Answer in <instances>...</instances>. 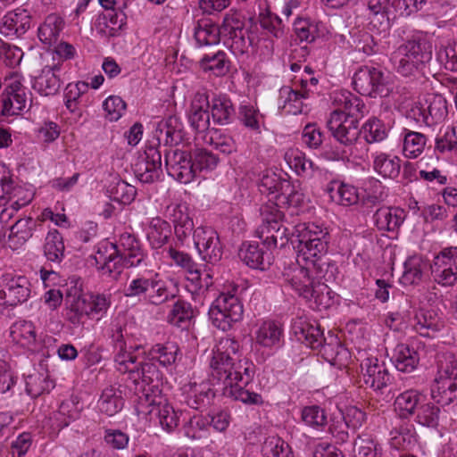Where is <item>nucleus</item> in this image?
Segmentation results:
<instances>
[{"instance_id":"9d476101","label":"nucleus","mask_w":457,"mask_h":457,"mask_svg":"<svg viewBox=\"0 0 457 457\" xmlns=\"http://www.w3.org/2000/svg\"><path fill=\"white\" fill-rule=\"evenodd\" d=\"M194 243L202 259L210 263L218 262L223 248L218 233L210 227H198L193 233Z\"/></svg>"},{"instance_id":"7ed1b4c3","label":"nucleus","mask_w":457,"mask_h":457,"mask_svg":"<svg viewBox=\"0 0 457 457\" xmlns=\"http://www.w3.org/2000/svg\"><path fill=\"white\" fill-rule=\"evenodd\" d=\"M155 142L145 145V183H154L162 176L160 142L165 137L166 144H179L185 136L184 128L178 116H169L165 122L160 123L156 130Z\"/></svg>"},{"instance_id":"2f4dec72","label":"nucleus","mask_w":457,"mask_h":457,"mask_svg":"<svg viewBox=\"0 0 457 457\" xmlns=\"http://www.w3.org/2000/svg\"><path fill=\"white\" fill-rule=\"evenodd\" d=\"M353 457H384L383 447L378 439L369 433L357 436L353 441Z\"/></svg>"},{"instance_id":"f03ea898","label":"nucleus","mask_w":457,"mask_h":457,"mask_svg":"<svg viewBox=\"0 0 457 457\" xmlns=\"http://www.w3.org/2000/svg\"><path fill=\"white\" fill-rule=\"evenodd\" d=\"M328 237V231L315 223H298L294 226L291 244L297 253V262L311 264L319 273H322V269L329 266L325 258Z\"/></svg>"},{"instance_id":"0eeeda50","label":"nucleus","mask_w":457,"mask_h":457,"mask_svg":"<svg viewBox=\"0 0 457 457\" xmlns=\"http://www.w3.org/2000/svg\"><path fill=\"white\" fill-rule=\"evenodd\" d=\"M303 266L295 271L293 276L287 279L289 286L304 298L320 297V293L323 294V289L329 294L328 287L325 285L332 274L327 277L328 268L322 269V273L312 268V265L303 262Z\"/></svg>"},{"instance_id":"4468645a","label":"nucleus","mask_w":457,"mask_h":457,"mask_svg":"<svg viewBox=\"0 0 457 457\" xmlns=\"http://www.w3.org/2000/svg\"><path fill=\"white\" fill-rule=\"evenodd\" d=\"M296 339L312 349L323 348L324 354L328 353L330 345H324L326 339L320 326L316 322H310L303 318L295 320L292 326Z\"/></svg>"},{"instance_id":"f3484780","label":"nucleus","mask_w":457,"mask_h":457,"mask_svg":"<svg viewBox=\"0 0 457 457\" xmlns=\"http://www.w3.org/2000/svg\"><path fill=\"white\" fill-rule=\"evenodd\" d=\"M361 368L363 383L375 391L382 390L390 381V374L378 359H366Z\"/></svg>"},{"instance_id":"e433bc0d","label":"nucleus","mask_w":457,"mask_h":457,"mask_svg":"<svg viewBox=\"0 0 457 457\" xmlns=\"http://www.w3.org/2000/svg\"><path fill=\"white\" fill-rule=\"evenodd\" d=\"M82 406L77 397H71L64 400L59 406L58 411L54 414L53 419L60 428L67 427L71 422L80 417Z\"/></svg>"},{"instance_id":"58836bf2","label":"nucleus","mask_w":457,"mask_h":457,"mask_svg":"<svg viewBox=\"0 0 457 457\" xmlns=\"http://www.w3.org/2000/svg\"><path fill=\"white\" fill-rule=\"evenodd\" d=\"M428 263L420 255L409 257L404 262V271L400 279L405 286L418 285L423 277Z\"/></svg>"},{"instance_id":"8fccbe9b","label":"nucleus","mask_w":457,"mask_h":457,"mask_svg":"<svg viewBox=\"0 0 457 457\" xmlns=\"http://www.w3.org/2000/svg\"><path fill=\"white\" fill-rule=\"evenodd\" d=\"M170 233L169 224L162 219L156 218L151 221L146 237L152 247L157 249L166 243Z\"/></svg>"},{"instance_id":"2eb2a0df","label":"nucleus","mask_w":457,"mask_h":457,"mask_svg":"<svg viewBox=\"0 0 457 457\" xmlns=\"http://www.w3.org/2000/svg\"><path fill=\"white\" fill-rule=\"evenodd\" d=\"M115 362L119 366V370L129 374L128 380L130 384L128 386L134 390L140 399L139 395L143 393V361L137 362L136 356L119 351L115 356Z\"/></svg>"},{"instance_id":"37998d69","label":"nucleus","mask_w":457,"mask_h":457,"mask_svg":"<svg viewBox=\"0 0 457 457\" xmlns=\"http://www.w3.org/2000/svg\"><path fill=\"white\" fill-rule=\"evenodd\" d=\"M200 67L204 71H212L215 76H224L229 71L230 62L223 51H219L212 55L205 54L199 62Z\"/></svg>"},{"instance_id":"c9c22d12","label":"nucleus","mask_w":457,"mask_h":457,"mask_svg":"<svg viewBox=\"0 0 457 457\" xmlns=\"http://www.w3.org/2000/svg\"><path fill=\"white\" fill-rule=\"evenodd\" d=\"M392 360L397 370L411 372L417 368L420 356L414 348L405 344H398L394 350Z\"/></svg>"},{"instance_id":"ddd939ff","label":"nucleus","mask_w":457,"mask_h":457,"mask_svg":"<svg viewBox=\"0 0 457 457\" xmlns=\"http://www.w3.org/2000/svg\"><path fill=\"white\" fill-rule=\"evenodd\" d=\"M327 128L336 141L345 147L354 145L361 134L358 120L343 119L337 114H330Z\"/></svg>"},{"instance_id":"a18cd8bd","label":"nucleus","mask_w":457,"mask_h":457,"mask_svg":"<svg viewBox=\"0 0 457 457\" xmlns=\"http://www.w3.org/2000/svg\"><path fill=\"white\" fill-rule=\"evenodd\" d=\"M178 348L171 343H156L152 345L147 354L145 356L151 361H157L163 366L170 365L175 362Z\"/></svg>"},{"instance_id":"0e129e2a","label":"nucleus","mask_w":457,"mask_h":457,"mask_svg":"<svg viewBox=\"0 0 457 457\" xmlns=\"http://www.w3.org/2000/svg\"><path fill=\"white\" fill-rule=\"evenodd\" d=\"M325 138V135L316 123H308L302 132L303 143L311 149H319Z\"/></svg>"},{"instance_id":"ea45409f","label":"nucleus","mask_w":457,"mask_h":457,"mask_svg":"<svg viewBox=\"0 0 457 457\" xmlns=\"http://www.w3.org/2000/svg\"><path fill=\"white\" fill-rule=\"evenodd\" d=\"M174 296L164 281L152 278L145 279V300L148 303L160 305L169 299L174 298Z\"/></svg>"},{"instance_id":"5701e85b","label":"nucleus","mask_w":457,"mask_h":457,"mask_svg":"<svg viewBox=\"0 0 457 457\" xmlns=\"http://www.w3.org/2000/svg\"><path fill=\"white\" fill-rule=\"evenodd\" d=\"M420 97L425 109L427 126L430 127L442 122L448 113L445 98L434 93L426 94Z\"/></svg>"},{"instance_id":"423d86ee","label":"nucleus","mask_w":457,"mask_h":457,"mask_svg":"<svg viewBox=\"0 0 457 457\" xmlns=\"http://www.w3.org/2000/svg\"><path fill=\"white\" fill-rule=\"evenodd\" d=\"M243 313L244 308L240 299L230 292L220 293L208 312L212 324L222 331L232 328L234 324L242 320Z\"/></svg>"},{"instance_id":"a19ab883","label":"nucleus","mask_w":457,"mask_h":457,"mask_svg":"<svg viewBox=\"0 0 457 457\" xmlns=\"http://www.w3.org/2000/svg\"><path fill=\"white\" fill-rule=\"evenodd\" d=\"M195 311L191 304L184 300H178L168 316V321L178 328L186 329L189 327Z\"/></svg>"},{"instance_id":"13d9d810","label":"nucleus","mask_w":457,"mask_h":457,"mask_svg":"<svg viewBox=\"0 0 457 457\" xmlns=\"http://www.w3.org/2000/svg\"><path fill=\"white\" fill-rule=\"evenodd\" d=\"M281 336V328L273 321H265L256 333L258 344L270 347L278 342Z\"/></svg>"},{"instance_id":"79ce46f5","label":"nucleus","mask_w":457,"mask_h":457,"mask_svg":"<svg viewBox=\"0 0 457 457\" xmlns=\"http://www.w3.org/2000/svg\"><path fill=\"white\" fill-rule=\"evenodd\" d=\"M214 123L227 125L234 120L236 112L231 101L228 98H213L210 104Z\"/></svg>"},{"instance_id":"09e8293b","label":"nucleus","mask_w":457,"mask_h":457,"mask_svg":"<svg viewBox=\"0 0 457 457\" xmlns=\"http://www.w3.org/2000/svg\"><path fill=\"white\" fill-rule=\"evenodd\" d=\"M426 137L422 133L404 129L403 152L408 158L418 157L426 145Z\"/></svg>"},{"instance_id":"a878e982","label":"nucleus","mask_w":457,"mask_h":457,"mask_svg":"<svg viewBox=\"0 0 457 457\" xmlns=\"http://www.w3.org/2000/svg\"><path fill=\"white\" fill-rule=\"evenodd\" d=\"M37 221L31 217L19 219L10 227L8 236L9 246L16 250L32 237L36 230Z\"/></svg>"},{"instance_id":"c756f323","label":"nucleus","mask_w":457,"mask_h":457,"mask_svg":"<svg viewBox=\"0 0 457 457\" xmlns=\"http://www.w3.org/2000/svg\"><path fill=\"white\" fill-rule=\"evenodd\" d=\"M258 188L261 194L269 197V202H278V195H281L282 191L290 190V182L275 172H267L262 175Z\"/></svg>"},{"instance_id":"603ef678","label":"nucleus","mask_w":457,"mask_h":457,"mask_svg":"<svg viewBox=\"0 0 457 457\" xmlns=\"http://www.w3.org/2000/svg\"><path fill=\"white\" fill-rule=\"evenodd\" d=\"M99 410L108 416H113L123 407V400L120 394L113 388H106L103 391L98 402Z\"/></svg>"},{"instance_id":"bf43d9fd","label":"nucleus","mask_w":457,"mask_h":457,"mask_svg":"<svg viewBox=\"0 0 457 457\" xmlns=\"http://www.w3.org/2000/svg\"><path fill=\"white\" fill-rule=\"evenodd\" d=\"M364 138L367 143L380 142L387 137V129L382 120L372 117L362 126Z\"/></svg>"},{"instance_id":"9b49d317","label":"nucleus","mask_w":457,"mask_h":457,"mask_svg":"<svg viewBox=\"0 0 457 457\" xmlns=\"http://www.w3.org/2000/svg\"><path fill=\"white\" fill-rule=\"evenodd\" d=\"M436 280L443 286H453L457 283V246L443 249L431 266Z\"/></svg>"},{"instance_id":"cd10ccee","label":"nucleus","mask_w":457,"mask_h":457,"mask_svg":"<svg viewBox=\"0 0 457 457\" xmlns=\"http://www.w3.org/2000/svg\"><path fill=\"white\" fill-rule=\"evenodd\" d=\"M256 237L262 241L268 249L285 246L288 241L291 242V233L283 222L268 228L265 226H259L256 229Z\"/></svg>"},{"instance_id":"7c9ffc66","label":"nucleus","mask_w":457,"mask_h":457,"mask_svg":"<svg viewBox=\"0 0 457 457\" xmlns=\"http://www.w3.org/2000/svg\"><path fill=\"white\" fill-rule=\"evenodd\" d=\"M58 70L57 66H46L43 68L40 74L34 79L33 88L41 96H49L55 95L61 87L60 79L55 73Z\"/></svg>"},{"instance_id":"a211bd4d","label":"nucleus","mask_w":457,"mask_h":457,"mask_svg":"<svg viewBox=\"0 0 457 457\" xmlns=\"http://www.w3.org/2000/svg\"><path fill=\"white\" fill-rule=\"evenodd\" d=\"M31 26L30 12L24 8H17L7 12L2 19L0 33L4 36L21 37Z\"/></svg>"},{"instance_id":"338daca9","label":"nucleus","mask_w":457,"mask_h":457,"mask_svg":"<svg viewBox=\"0 0 457 457\" xmlns=\"http://www.w3.org/2000/svg\"><path fill=\"white\" fill-rule=\"evenodd\" d=\"M229 37L231 39L230 49L237 56L247 54L253 45V39L247 30H239Z\"/></svg>"},{"instance_id":"f704fd0d","label":"nucleus","mask_w":457,"mask_h":457,"mask_svg":"<svg viewBox=\"0 0 457 457\" xmlns=\"http://www.w3.org/2000/svg\"><path fill=\"white\" fill-rule=\"evenodd\" d=\"M327 192L331 201L340 205L350 206L359 201L357 188L348 184L332 181L328 184Z\"/></svg>"},{"instance_id":"6ab92c4d","label":"nucleus","mask_w":457,"mask_h":457,"mask_svg":"<svg viewBox=\"0 0 457 457\" xmlns=\"http://www.w3.org/2000/svg\"><path fill=\"white\" fill-rule=\"evenodd\" d=\"M209 107L207 95L196 93L192 100L187 120L197 133L206 132L210 128Z\"/></svg>"},{"instance_id":"49530a36","label":"nucleus","mask_w":457,"mask_h":457,"mask_svg":"<svg viewBox=\"0 0 457 457\" xmlns=\"http://www.w3.org/2000/svg\"><path fill=\"white\" fill-rule=\"evenodd\" d=\"M66 319L72 324H79L83 315H91L90 295L84 294L66 304Z\"/></svg>"},{"instance_id":"3c124183","label":"nucleus","mask_w":457,"mask_h":457,"mask_svg":"<svg viewBox=\"0 0 457 457\" xmlns=\"http://www.w3.org/2000/svg\"><path fill=\"white\" fill-rule=\"evenodd\" d=\"M264 457H294L289 445L277 436H268L262 445Z\"/></svg>"},{"instance_id":"dca6fc26","label":"nucleus","mask_w":457,"mask_h":457,"mask_svg":"<svg viewBox=\"0 0 457 457\" xmlns=\"http://www.w3.org/2000/svg\"><path fill=\"white\" fill-rule=\"evenodd\" d=\"M5 286L2 290L5 303L16 306L26 302L31 294L30 283L25 276H4Z\"/></svg>"},{"instance_id":"bb28decb","label":"nucleus","mask_w":457,"mask_h":457,"mask_svg":"<svg viewBox=\"0 0 457 457\" xmlns=\"http://www.w3.org/2000/svg\"><path fill=\"white\" fill-rule=\"evenodd\" d=\"M64 26L65 21L62 16L57 13L48 14L38 27L37 36L39 40L50 46L55 45Z\"/></svg>"},{"instance_id":"aec40b11","label":"nucleus","mask_w":457,"mask_h":457,"mask_svg":"<svg viewBox=\"0 0 457 457\" xmlns=\"http://www.w3.org/2000/svg\"><path fill=\"white\" fill-rule=\"evenodd\" d=\"M334 104L337 108L330 114H337L340 118L358 121L364 116V104L358 96L348 91L337 94L334 97Z\"/></svg>"},{"instance_id":"4be33fe9","label":"nucleus","mask_w":457,"mask_h":457,"mask_svg":"<svg viewBox=\"0 0 457 457\" xmlns=\"http://www.w3.org/2000/svg\"><path fill=\"white\" fill-rule=\"evenodd\" d=\"M397 50L398 55H407L423 65L428 62L432 57L431 46L421 36H413L401 45Z\"/></svg>"},{"instance_id":"864d4df0","label":"nucleus","mask_w":457,"mask_h":457,"mask_svg":"<svg viewBox=\"0 0 457 457\" xmlns=\"http://www.w3.org/2000/svg\"><path fill=\"white\" fill-rule=\"evenodd\" d=\"M214 396V389L204 385H200L199 386H195L188 393L186 402L190 408L198 410L210 404L211 400Z\"/></svg>"},{"instance_id":"f8f14e48","label":"nucleus","mask_w":457,"mask_h":457,"mask_svg":"<svg viewBox=\"0 0 457 457\" xmlns=\"http://www.w3.org/2000/svg\"><path fill=\"white\" fill-rule=\"evenodd\" d=\"M165 162L169 175L181 183H189L195 176L193 154L177 149L165 154Z\"/></svg>"},{"instance_id":"412c9836","label":"nucleus","mask_w":457,"mask_h":457,"mask_svg":"<svg viewBox=\"0 0 457 457\" xmlns=\"http://www.w3.org/2000/svg\"><path fill=\"white\" fill-rule=\"evenodd\" d=\"M431 397L442 406L453 403L457 399V377L436 376L431 386Z\"/></svg>"},{"instance_id":"de8ad7c7","label":"nucleus","mask_w":457,"mask_h":457,"mask_svg":"<svg viewBox=\"0 0 457 457\" xmlns=\"http://www.w3.org/2000/svg\"><path fill=\"white\" fill-rule=\"evenodd\" d=\"M373 167L382 177L395 179L401 170L400 159L396 156L392 157L386 154H380L375 157Z\"/></svg>"},{"instance_id":"69168bd1","label":"nucleus","mask_w":457,"mask_h":457,"mask_svg":"<svg viewBox=\"0 0 457 457\" xmlns=\"http://www.w3.org/2000/svg\"><path fill=\"white\" fill-rule=\"evenodd\" d=\"M294 31L296 37L301 42L312 43L318 36V29L316 25L312 23L307 19L298 18L294 22Z\"/></svg>"},{"instance_id":"c85d7f7f","label":"nucleus","mask_w":457,"mask_h":457,"mask_svg":"<svg viewBox=\"0 0 457 457\" xmlns=\"http://www.w3.org/2000/svg\"><path fill=\"white\" fill-rule=\"evenodd\" d=\"M420 400H426V396L419 390L408 389L399 394L394 403L395 411L402 420H410L414 416V407L420 404Z\"/></svg>"},{"instance_id":"052dcab7","label":"nucleus","mask_w":457,"mask_h":457,"mask_svg":"<svg viewBox=\"0 0 457 457\" xmlns=\"http://www.w3.org/2000/svg\"><path fill=\"white\" fill-rule=\"evenodd\" d=\"M281 204H277V201H271L269 204L261 207V215L262 223L261 226H265L268 228L275 227L284 220V213L279 210Z\"/></svg>"},{"instance_id":"6e6552de","label":"nucleus","mask_w":457,"mask_h":457,"mask_svg":"<svg viewBox=\"0 0 457 457\" xmlns=\"http://www.w3.org/2000/svg\"><path fill=\"white\" fill-rule=\"evenodd\" d=\"M354 89L362 96L370 97H385L391 91L385 73L372 66H362L358 69L353 78Z\"/></svg>"},{"instance_id":"4c0bfd02","label":"nucleus","mask_w":457,"mask_h":457,"mask_svg":"<svg viewBox=\"0 0 457 457\" xmlns=\"http://www.w3.org/2000/svg\"><path fill=\"white\" fill-rule=\"evenodd\" d=\"M415 330L425 337H433L441 329L442 323L435 311L421 310L415 316Z\"/></svg>"},{"instance_id":"6e6d98bb","label":"nucleus","mask_w":457,"mask_h":457,"mask_svg":"<svg viewBox=\"0 0 457 457\" xmlns=\"http://www.w3.org/2000/svg\"><path fill=\"white\" fill-rule=\"evenodd\" d=\"M439 419L440 408L434 403L427 402L426 404L420 407L414 420L422 427L436 428L439 424Z\"/></svg>"},{"instance_id":"39448f33","label":"nucleus","mask_w":457,"mask_h":457,"mask_svg":"<svg viewBox=\"0 0 457 457\" xmlns=\"http://www.w3.org/2000/svg\"><path fill=\"white\" fill-rule=\"evenodd\" d=\"M123 245L127 247L128 253L124 256L119 253L116 245L109 242L102 244L97 251L95 260L98 269L103 274L117 279L124 266H138L143 261L138 243L131 236L123 238Z\"/></svg>"},{"instance_id":"72a5a7b5","label":"nucleus","mask_w":457,"mask_h":457,"mask_svg":"<svg viewBox=\"0 0 457 457\" xmlns=\"http://www.w3.org/2000/svg\"><path fill=\"white\" fill-rule=\"evenodd\" d=\"M404 211L400 208L382 207L374 214V220L379 230L395 231L403 222Z\"/></svg>"},{"instance_id":"774afa93","label":"nucleus","mask_w":457,"mask_h":457,"mask_svg":"<svg viewBox=\"0 0 457 457\" xmlns=\"http://www.w3.org/2000/svg\"><path fill=\"white\" fill-rule=\"evenodd\" d=\"M436 376L457 377V358L453 353H445L439 356Z\"/></svg>"},{"instance_id":"5fc2aeb1","label":"nucleus","mask_w":457,"mask_h":457,"mask_svg":"<svg viewBox=\"0 0 457 457\" xmlns=\"http://www.w3.org/2000/svg\"><path fill=\"white\" fill-rule=\"evenodd\" d=\"M259 22L266 34L272 36L276 38H281L286 34V27L283 21L276 14L267 12L261 13L259 16Z\"/></svg>"},{"instance_id":"b1692460","label":"nucleus","mask_w":457,"mask_h":457,"mask_svg":"<svg viewBox=\"0 0 457 457\" xmlns=\"http://www.w3.org/2000/svg\"><path fill=\"white\" fill-rule=\"evenodd\" d=\"M167 211L174 225L175 234L180 241L195 231L194 221L189 215L188 208L186 204H180L169 206Z\"/></svg>"},{"instance_id":"393cba45","label":"nucleus","mask_w":457,"mask_h":457,"mask_svg":"<svg viewBox=\"0 0 457 457\" xmlns=\"http://www.w3.org/2000/svg\"><path fill=\"white\" fill-rule=\"evenodd\" d=\"M240 259L250 268L266 270L271 263L270 253L264 252L254 243H244L239 249Z\"/></svg>"},{"instance_id":"f257e3e1","label":"nucleus","mask_w":457,"mask_h":457,"mask_svg":"<svg viewBox=\"0 0 457 457\" xmlns=\"http://www.w3.org/2000/svg\"><path fill=\"white\" fill-rule=\"evenodd\" d=\"M210 380L212 385L223 386L222 394L235 401L248 405H262V396L247 388L254 376V365L248 360L228 359L212 355L210 361Z\"/></svg>"},{"instance_id":"473e14b6","label":"nucleus","mask_w":457,"mask_h":457,"mask_svg":"<svg viewBox=\"0 0 457 457\" xmlns=\"http://www.w3.org/2000/svg\"><path fill=\"white\" fill-rule=\"evenodd\" d=\"M194 37L198 46H215L220 41V29L211 20L202 19L194 29Z\"/></svg>"},{"instance_id":"4d7b16f0","label":"nucleus","mask_w":457,"mask_h":457,"mask_svg":"<svg viewBox=\"0 0 457 457\" xmlns=\"http://www.w3.org/2000/svg\"><path fill=\"white\" fill-rule=\"evenodd\" d=\"M285 157L289 166L294 169L298 175L312 176L316 169L312 161L307 159L305 154L300 151L287 153Z\"/></svg>"},{"instance_id":"c03bdc74","label":"nucleus","mask_w":457,"mask_h":457,"mask_svg":"<svg viewBox=\"0 0 457 457\" xmlns=\"http://www.w3.org/2000/svg\"><path fill=\"white\" fill-rule=\"evenodd\" d=\"M44 254L50 262H60L64 256V244L57 229L50 230L44 244Z\"/></svg>"},{"instance_id":"680f3d73","label":"nucleus","mask_w":457,"mask_h":457,"mask_svg":"<svg viewBox=\"0 0 457 457\" xmlns=\"http://www.w3.org/2000/svg\"><path fill=\"white\" fill-rule=\"evenodd\" d=\"M195 172L196 170H212L215 169L220 162L219 157L213 153L197 148L193 152Z\"/></svg>"},{"instance_id":"e2e57ef3","label":"nucleus","mask_w":457,"mask_h":457,"mask_svg":"<svg viewBox=\"0 0 457 457\" xmlns=\"http://www.w3.org/2000/svg\"><path fill=\"white\" fill-rule=\"evenodd\" d=\"M398 50L394 52L392 61L395 64L396 71L403 77H409L413 75L422 66V63L415 62L414 59L408 57L407 55H398Z\"/></svg>"},{"instance_id":"20e7f679","label":"nucleus","mask_w":457,"mask_h":457,"mask_svg":"<svg viewBox=\"0 0 457 457\" xmlns=\"http://www.w3.org/2000/svg\"><path fill=\"white\" fill-rule=\"evenodd\" d=\"M178 424L177 414L159 385L145 386V428L148 433L159 436L162 431H172Z\"/></svg>"},{"instance_id":"1a4fd4ad","label":"nucleus","mask_w":457,"mask_h":457,"mask_svg":"<svg viewBox=\"0 0 457 457\" xmlns=\"http://www.w3.org/2000/svg\"><path fill=\"white\" fill-rule=\"evenodd\" d=\"M28 96L25 87L17 77L10 78L0 96L1 115H19L27 106Z\"/></svg>"}]
</instances>
